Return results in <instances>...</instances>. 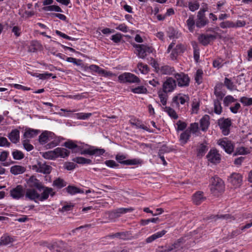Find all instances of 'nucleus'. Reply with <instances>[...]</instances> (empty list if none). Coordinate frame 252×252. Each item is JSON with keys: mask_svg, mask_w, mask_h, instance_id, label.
I'll return each mask as SVG.
<instances>
[{"mask_svg": "<svg viewBox=\"0 0 252 252\" xmlns=\"http://www.w3.org/2000/svg\"><path fill=\"white\" fill-rule=\"evenodd\" d=\"M122 38V34L120 33H117L115 34L112 35L111 39L113 40L115 43H119Z\"/></svg>", "mask_w": 252, "mask_h": 252, "instance_id": "obj_61", "label": "nucleus"}, {"mask_svg": "<svg viewBox=\"0 0 252 252\" xmlns=\"http://www.w3.org/2000/svg\"><path fill=\"white\" fill-rule=\"evenodd\" d=\"M174 77L178 86L180 87H188L190 82V78L188 74L184 72L175 73Z\"/></svg>", "mask_w": 252, "mask_h": 252, "instance_id": "obj_4", "label": "nucleus"}, {"mask_svg": "<svg viewBox=\"0 0 252 252\" xmlns=\"http://www.w3.org/2000/svg\"><path fill=\"white\" fill-rule=\"evenodd\" d=\"M105 151L103 149H99L94 147H90L89 148L85 149L81 152V155H89L91 156L95 155L100 156L102 155Z\"/></svg>", "mask_w": 252, "mask_h": 252, "instance_id": "obj_11", "label": "nucleus"}, {"mask_svg": "<svg viewBox=\"0 0 252 252\" xmlns=\"http://www.w3.org/2000/svg\"><path fill=\"white\" fill-rule=\"evenodd\" d=\"M118 80L120 83H140L139 78L133 74L129 72H125L118 77Z\"/></svg>", "mask_w": 252, "mask_h": 252, "instance_id": "obj_5", "label": "nucleus"}, {"mask_svg": "<svg viewBox=\"0 0 252 252\" xmlns=\"http://www.w3.org/2000/svg\"><path fill=\"white\" fill-rule=\"evenodd\" d=\"M194 19L193 15H190L186 22L188 29L191 32H192L194 29L195 21Z\"/></svg>", "mask_w": 252, "mask_h": 252, "instance_id": "obj_34", "label": "nucleus"}, {"mask_svg": "<svg viewBox=\"0 0 252 252\" xmlns=\"http://www.w3.org/2000/svg\"><path fill=\"white\" fill-rule=\"evenodd\" d=\"M218 125L224 135H227L230 132V127L231 125L230 119L221 118L219 120Z\"/></svg>", "mask_w": 252, "mask_h": 252, "instance_id": "obj_7", "label": "nucleus"}, {"mask_svg": "<svg viewBox=\"0 0 252 252\" xmlns=\"http://www.w3.org/2000/svg\"><path fill=\"white\" fill-rule=\"evenodd\" d=\"M39 133V130L33 129L29 128L26 129L23 137L24 139L29 140V139L35 137Z\"/></svg>", "mask_w": 252, "mask_h": 252, "instance_id": "obj_22", "label": "nucleus"}, {"mask_svg": "<svg viewBox=\"0 0 252 252\" xmlns=\"http://www.w3.org/2000/svg\"><path fill=\"white\" fill-rule=\"evenodd\" d=\"M32 75L33 76H35L36 77L39 78L40 79H42V80L46 79L51 76H52V77L53 78H55L56 77V76H53V74L50 73H35Z\"/></svg>", "mask_w": 252, "mask_h": 252, "instance_id": "obj_43", "label": "nucleus"}, {"mask_svg": "<svg viewBox=\"0 0 252 252\" xmlns=\"http://www.w3.org/2000/svg\"><path fill=\"white\" fill-rule=\"evenodd\" d=\"M208 150V148L204 144H201L197 149V155L199 157H202Z\"/></svg>", "mask_w": 252, "mask_h": 252, "instance_id": "obj_42", "label": "nucleus"}, {"mask_svg": "<svg viewBox=\"0 0 252 252\" xmlns=\"http://www.w3.org/2000/svg\"><path fill=\"white\" fill-rule=\"evenodd\" d=\"M54 133L48 131H43L39 136V142L44 144L54 138Z\"/></svg>", "mask_w": 252, "mask_h": 252, "instance_id": "obj_18", "label": "nucleus"}, {"mask_svg": "<svg viewBox=\"0 0 252 252\" xmlns=\"http://www.w3.org/2000/svg\"><path fill=\"white\" fill-rule=\"evenodd\" d=\"M98 74L104 77L113 76V73L110 71H107L98 66L96 72Z\"/></svg>", "mask_w": 252, "mask_h": 252, "instance_id": "obj_44", "label": "nucleus"}, {"mask_svg": "<svg viewBox=\"0 0 252 252\" xmlns=\"http://www.w3.org/2000/svg\"><path fill=\"white\" fill-rule=\"evenodd\" d=\"M224 63V61L221 58H218L213 61V65L214 67L219 69L221 67Z\"/></svg>", "mask_w": 252, "mask_h": 252, "instance_id": "obj_52", "label": "nucleus"}, {"mask_svg": "<svg viewBox=\"0 0 252 252\" xmlns=\"http://www.w3.org/2000/svg\"><path fill=\"white\" fill-rule=\"evenodd\" d=\"M189 7L190 10L191 11H194L199 8V4L198 2L196 1L193 2H189Z\"/></svg>", "mask_w": 252, "mask_h": 252, "instance_id": "obj_62", "label": "nucleus"}, {"mask_svg": "<svg viewBox=\"0 0 252 252\" xmlns=\"http://www.w3.org/2000/svg\"><path fill=\"white\" fill-rule=\"evenodd\" d=\"M167 93L159 92L158 93V97L160 98L161 103L163 105H165L167 102Z\"/></svg>", "mask_w": 252, "mask_h": 252, "instance_id": "obj_53", "label": "nucleus"}, {"mask_svg": "<svg viewBox=\"0 0 252 252\" xmlns=\"http://www.w3.org/2000/svg\"><path fill=\"white\" fill-rule=\"evenodd\" d=\"M32 169L37 172L49 174L51 171L52 167L45 163L39 162L37 165H33Z\"/></svg>", "mask_w": 252, "mask_h": 252, "instance_id": "obj_13", "label": "nucleus"}, {"mask_svg": "<svg viewBox=\"0 0 252 252\" xmlns=\"http://www.w3.org/2000/svg\"><path fill=\"white\" fill-rule=\"evenodd\" d=\"M175 69L174 67L168 65H163L160 66V68H158L157 73L163 75H171L175 74Z\"/></svg>", "mask_w": 252, "mask_h": 252, "instance_id": "obj_15", "label": "nucleus"}, {"mask_svg": "<svg viewBox=\"0 0 252 252\" xmlns=\"http://www.w3.org/2000/svg\"><path fill=\"white\" fill-rule=\"evenodd\" d=\"M136 49L137 56L141 59H144L149 54L153 53L155 49L153 47L146 44H133Z\"/></svg>", "mask_w": 252, "mask_h": 252, "instance_id": "obj_3", "label": "nucleus"}, {"mask_svg": "<svg viewBox=\"0 0 252 252\" xmlns=\"http://www.w3.org/2000/svg\"><path fill=\"white\" fill-rule=\"evenodd\" d=\"M45 10L47 11L62 12V9L59 6L55 5L46 6L45 7Z\"/></svg>", "mask_w": 252, "mask_h": 252, "instance_id": "obj_55", "label": "nucleus"}, {"mask_svg": "<svg viewBox=\"0 0 252 252\" xmlns=\"http://www.w3.org/2000/svg\"><path fill=\"white\" fill-rule=\"evenodd\" d=\"M23 145L24 148L28 151H30L33 149V146L30 143L29 140H24Z\"/></svg>", "mask_w": 252, "mask_h": 252, "instance_id": "obj_59", "label": "nucleus"}, {"mask_svg": "<svg viewBox=\"0 0 252 252\" xmlns=\"http://www.w3.org/2000/svg\"><path fill=\"white\" fill-rule=\"evenodd\" d=\"M189 97L186 95H178L174 96L173 98V102L176 103L177 104H184L186 102L189 101Z\"/></svg>", "mask_w": 252, "mask_h": 252, "instance_id": "obj_29", "label": "nucleus"}, {"mask_svg": "<svg viewBox=\"0 0 252 252\" xmlns=\"http://www.w3.org/2000/svg\"><path fill=\"white\" fill-rule=\"evenodd\" d=\"M0 244L3 245H7L14 241L13 238L10 236L4 234L0 238Z\"/></svg>", "mask_w": 252, "mask_h": 252, "instance_id": "obj_32", "label": "nucleus"}, {"mask_svg": "<svg viewBox=\"0 0 252 252\" xmlns=\"http://www.w3.org/2000/svg\"><path fill=\"white\" fill-rule=\"evenodd\" d=\"M104 163L110 168H115L118 166V164L113 160H106Z\"/></svg>", "mask_w": 252, "mask_h": 252, "instance_id": "obj_63", "label": "nucleus"}, {"mask_svg": "<svg viewBox=\"0 0 252 252\" xmlns=\"http://www.w3.org/2000/svg\"><path fill=\"white\" fill-rule=\"evenodd\" d=\"M131 90L134 94H146L147 92V89L143 86L132 88Z\"/></svg>", "mask_w": 252, "mask_h": 252, "instance_id": "obj_45", "label": "nucleus"}, {"mask_svg": "<svg viewBox=\"0 0 252 252\" xmlns=\"http://www.w3.org/2000/svg\"><path fill=\"white\" fill-rule=\"evenodd\" d=\"M163 109L164 111L166 112L171 118L174 119H177L178 118V115L177 114L175 111L172 108L169 107H165Z\"/></svg>", "mask_w": 252, "mask_h": 252, "instance_id": "obj_41", "label": "nucleus"}, {"mask_svg": "<svg viewBox=\"0 0 252 252\" xmlns=\"http://www.w3.org/2000/svg\"><path fill=\"white\" fill-rule=\"evenodd\" d=\"M204 12L205 10H200L197 13L196 26L199 28L204 27L208 23V20L205 17Z\"/></svg>", "mask_w": 252, "mask_h": 252, "instance_id": "obj_14", "label": "nucleus"}, {"mask_svg": "<svg viewBox=\"0 0 252 252\" xmlns=\"http://www.w3.org/2000/svg\"><path fill=\"white\" fill-rule=\"evenodd\" d=\"M65 189L66 191L71 195H74L76 193L84 192L83 190H81L79 188L73 186H68L65 188Z\"/></svg>", "mask_w": 252, "mask_h": 252, "instance_id": "obj_33", "label": "nucleus"}, {"mask_svg": "<svg viewBox=\"0 0 252 252\" xmlns=\"http://www.w3.org/2000/svg\"><path fill=\"white\" fill-rule=\"evenodd\" d=\"M56 158H65L67 157L70 154L69 151L65 148H57L55 149Z\"/></svg>", "mask_w": 252, "mask_h": 252, "instance_id": "obj_27", "label": "nucleus"}, {"mask_svg": "<svg viewBox=\"0 0 252 252\" xmlns=\"http://www.w3.org/2000/svg\"><path fill=\"white\" fill-rule=\"evenodd\" d=\"M240 102L245 106L252 105V98L242 97L240 99Z\"/></svg>", "mask_w": 252, "mask_h": 252, "instance_id": "obj_58", "label": "nucleus"}, {"mask_svg": "<svg viewBox=\"0 0 252 252\" xmlns=\"http://www.w3.org/2000/svg\"><path fill=\"white\" fill-rule=\"evenodd\" d=\"M210 190L214 195H219L224 190V184L223 181L218 177L212 178Z\"/></svg>", "mask_w": 252, "mask_h": 252, "instance_id": "obj_2", "label": "nucleus"}, {"mask_svg": "<svg viewBox=\"0 0 252 252\" xmlns=\"http://www.w3.org/2000/svg\"><path fill=\"white\" fill-rule=\"evenodd\" d=\"M42 156L44 158L48 159H53L57 158L55 149L52 151L43 153Z\"/></svg>", "mask_w": 252, "mask_h": 252, "instance_id": "obj_39", "label": "nucleus"}, {"mask_svg": "<svg viewBox=\"0 0 252 252\" xmlns=\"http://www.w3.org/2000/svg\"><path fill=\"white\" fill-rule=\"evenodd\" d=\"M25 170V167L20 165H14L10 168L11 173L14 175L22 174Z\"/></svg>", "mask_w": 252, "mask_h": 252, "instance_id": "obj_30", "label": "nucleus"}, {"mask_svg": "<svg viewBox=\"0 0 252 252\" xmlns=\"http://www.w3.org/2000/svg\"><path fill=\"white\" fill-rule=\"evenodd\" d=\"M133 209L130 208H120L116 209L111 212L110 216L113 218L120 217L122 214H126L128 212H131L133 211Z\"/></svg>", "mask_w": 252, "mask_h": 252, "instance_id": "obj_20", "label": "nucleus"}, {"mask_svg": "<svg viewBox=\"0 0 252 252\" xmlns=\"http://www.w3.org/2000/svg\"><path fill=\"white\" fill-rule=\"evenodd\" d=\"M137 67L139 71L143 74H146L149 71V68L148 66L142 63H138L137 65Z\"/></svg>", "mask_w": 252, "mask_h": 252, "instance_id": "obj_35", "label": "nucleus"}, {"mask_svg": "<svg viewBox=\"0 0 252 252\" xmlns=\"http://www.w3.org/2000/svg\"><path fill=\"white\" fill-rule=\"evenodd\" d=\"M190 130L192 133L196 134L199 131V126L197 123L191 124L190 125Z\"/></svg>", "mask_w": 252, "mask_h": 252, "instance_id": "obj_60", "label": "nucleus"}, {"mask_svg": "<svg viewBox=\"0 0 252 252\" xmlns=\"http://www.w3.org/2000/svg\"><path fill=\"white\" fill-rule=\"evenodd\" d=\"M220 27L222 29L234 28V23L230 21H225L220 24Z\"/></svg>", "mask_w": 252, "mask_h": 252, "instance_id": "obj_48", "label": "nucleus"}, {"mask_svg": "<svg viewBox=\"0 0 252 252\" xmlns=\"http://www.w3.org/2000/svg\"><path fill=\"white\" fill-rule=\"evenodd\" d=\"M51 141V142L47 144V148H53L58 145L60 142L59 138L55 137V136H54V138Z\"/></svg>", "mask_w": 252, "mask_h": 252, "instance_id": "obj_46", "label": "nucleus"}, {"mask_svg": "<svg viewBox=\"0 0 252 252\" xmlns=\"http://www.w3.org/2000/svg\"><path fill=\"white\" fill-rule=\"evenodd\" d=\"M210 117L207 115H204L200 120V126L203 131H206L210 125Z\"/></svg>", "mask_w": 252, "mask_h": 252, "instance_id": "obj_25", "label": "nucleus"}, {"mask_svg": "<svg viewBox=\"0 0 252 252\" xmlns=\"http://www.w3.org/2000/svg\"><path fill=\"white\" fill-rule=\"evenodd\" d=\"M229 182L234 186L239 187L241 186L242 181V176L238 173H233L228 178Z\"/></svg>", "mask_w": 252, "mask_h": 252, "instance_id": "obj_16", "label": "nucleus"}, {"mask_svg": "<svg viewBox=\"0 0 252 252\" xmlns=\"http://www.w3.org/2000/svg\"><path fill=\"white\" fill-rule=\"evenodd\" d=\"M27 184L29 187L33 189L36 188L39 190L41 189L44 190L45 188H48V187L44 186L42 182L34 176H31L27 180Z\"/></svg>", "mask_w": 252, "mask_h": 252, "instance_id": "obj_8", "label": "nucleus"}, {"mask_svg": "<svg viewBox=\"0 0 252 252\" xmlns=\"http://www.w3.org/2000/svg\"><path fill=\"white\" fill-rule=\"evenodd\" d=\"M124 165H137L141 163V160L137 158L127 159L125 160Z\"/></svg>", "mask_w": 252, "mask_h": 252, "instance_id": "obj_57", "label": "nucleus"}, {"mask_svg": "<svg viewBox=\"0 0 252 252\" xmlns=\"http://www.w3.org/2000/svg\"><path fill=\"white\" fill-rule=\"evenodd\" d=\"M224 85L230 90H233L235 89V86L233 82L227 78H225Z\"/></svg>", "mask_w": 252, "mask_h": 252, "instance_id": "obj_56", "label": "nucleus"}, {"mask_svg": "<svg viewBox=\"0 0 252 252\" xmlns=\"http://www.w3.org/2000/svg\"><path fill=\"white\" fill-rule=\"evenodd\" d=\"M236 99L231 95H228L225 96L223 99V104L225 106H227L230 104L234 102Z\"/></svg>", "mask_w": 252, "mask_h": 252, "instance_id": "obj_54", "label": "nucleus"}, {"mask_svg": "<svg viewBox=\"0 0 252 252\" xmlns=\"http://www.w3.org/2000/svg\"><path fill=\"white\" fill-rule=\"evenodd\" d=\"M73 160L78 164H90L92 163V160L91 159L83 157H76L74 158Z\"/></svg>", "mask_w": 252, "mask_h": 252, "instance_id": "obj_37", "label": "nucleus"}, {"mask_svg": "<svg viewBox=\"0 0 252 252\" xmlns=\"http://www.w3.org/2000/svg\"><path fill=\"white\" fill-rule=\"evenodd\" d=\"M214 111L218 115H220L222 112V107L220 100L218 99L214 100Z\"/></svg>", "mask_w": 252, "mask_h": 252, "instance_id": "obj_38", "label": "nucleus"}, {"mask_svg": "<svg viewBox=\"0 0 252 252\" xmlns=\"http://www.w3.org/2000/svg\"><path fill=\"white\" fill-rule=\"evenodd\" d=\"M216 38V36L212 34H202L198 36V40L203 45L206 46L210 43L211 40Z\"/></svg>", "mask_w": 252, "mask_h": 252, "instance_id": "obj_19", "label": "nucleus"}, {"mask_svg": "<svg viewBox=\"0 0 252 252\" xmlns=\"http://www.w3.org/2000/svg\"><path fill=\"white\" fill-rule=\"evenodd\" d=\"M176 87V80L171 77H167L162 84V90L164 93L172 92Z\"/></svg>", "mask_w": 252, "mask_h": 252, "instance_id": "obj_6", "label": "nucleus"}, {"mask_svg": "<svg viewBox=\"0 0 252 252\" xmlns=\"http://www.w3.org/2000/svg\"><path fill=\"white\" fill-rule=\"evenodd\" d=\"M223 85L222 83H218L215 88L214 94L218 99L221 100L225 95L224 92L222 91Z\"/></svg>", "mask_w": 252, "mask_h": 252, "instance_id": "obj_23", "label": "nucleus"}, {"mask_svg": "<svg viewBox=\"0 0 252 252\" xmlns=\"http://www.w3.org/2000/svg\"><path fill=\"white\" fill-rule=\"evenodd\" d=\"M63 146L67 148L72 150L74 153H80L81 154V152L83 151L82 150L83 148L81 146H78L71 140L65 142Z\"/></svg>", "mask_w": 252, "mask_h": 252, "instance_id": "obj_21", "label": "nucleus"}, {"mask_svg": "<svg viewBox=\"0 0 252 252\" xmlns=\"http://www.w3.org/2000/svg\"><path fill=\"white\" fill-rule=\"evenodd\" d=\"M66 185V183L61 178H58L55 180L53 183V186L58 189H61Z\"/></svg>", "mask_w": 252, "mask_h": 252, "instance_id": "obj_36", "label": "nucleus"}, {"mask_svg": "<svg viewBox=\"0 0 252 252\" xmlns=\"http://www.w3.org/2000/svg\"><path fill=\"white\" fill-rule=\"evenodd\" d=\"M186 50V46L185 45L182 44H177L171 51L170 55V59L172 60H176L178 55L183 53Z\"/></svg>", "mask_w": 252, "mask_h": 252, "instance_id": "obj_12", "label": "nucleus"}, {"mask_svg": "<svg viewBox=\"0 0 252 252\" xmlns=\"http://www.w3.org/2000/svg\"><path fill=\"white\" fill-rule=\"evenodd\" d=\"M250 151L248 148L244 147H240L236 148L234 155H247L250 153Z\"/></svg>", "mask_w": 252, "mask_h": 252, "instance_id": "obj_40", "label": "nucleus"}, {"mask_svg": "<svg viewBox=\"0 0 252 252\" xmlns=\"http://www.w3.org/2000/svg\"><path fill=\"white\" fill-rule=\"evenodd\" d=\"M191 44L193 48L194 59L196 63H198L199 62L200 57L199 49L198 47L197 44L196 42H192Z\"/></svg>", "mask_w": 252, "mask_h": 252, "instance_id": "obj_31", "label": "nucleus"}, {"mask_svg": "<svg viewBox=\"0 0 252 252\" xmlns=\"http://www.w3.org/2000/svg\"><path fill=\"white\" fill-rule=\"evenodd\" d=\"M217 143L228 154L232 153L234 150L233 143L228 140L227 138L220 139L218 141Z\"/></svg>", "mask_w": 252, "mask_h": 252, "instance_id": "obj_9", "label": "nucleus"}, {"mask_svg": "<svg viewBox=\"0 0 252 252\" xmlns=\"http://www.w3.org/2000/svg\"><path fill=\"white\" fill-rule=\"evenodd\" d=\"M207 158L210 162L213 163H218L220 161V156L216 150H211L207 155Z\"/></svg>", "mask_w": 252, "mask_h": 252, "instance_id": "obj_17", "label": "nucleus"}, {"mask_svg": "<svg viewBox=\"0 0 252 252\" xmlns=\"http://www.w3.org/2000/svg\"><path fill=\"white\" fill-rule=\"evenodd\" d=\"M55 194V192L51 188H45V190H43L41 194L38 193L35 189L29 188L25 190V196L26 199L38 202L47 200L49 195L53 196Z\"/></svg>", "mask_w": 252, "mask_h": 252, "instance_id": "obj_1", "label": "nucleus"}, {"mask_svg": "<svg viewBox=\"0 0 252 252\" xmlns=\"http://www.w3.org/2000/svg\"><path fill=\"white\" fill-rule=\"evenodd\" d=\"M190 137L189 132L185 131L180 135V140L183 144H185L187 142Z\"/></svg>", "mask_w": 252, "mask_h": 252, "instance_id": "obj_47", "label": "nucleus"}, {"mask_svg": "<svg viewBox=\"0 0 252 252\" xmlns=\"http://www.w3.org/2000/svg\"><path fill=\"white\" fill-rule=\"evenodd\" d=\"M8 137L12 143H18L20 140V131L17 129H13L8 134Z\"/></svg>", "mask_w": 252, "mask_h": 252, "instance_id": "obj_24", "label": "nucleus"}, {"mask_svg": "<svg viewBox=\"0 0 252 252\" xmlns=\"http://www.w3.org/2000/svg\"><path fill=\"white\" fill-rule=\"evenodd\" d=\"M25 189L22 186L18 185L10 191V196L15 199H19L25 196Z\"/></svg>", "mask_w": 252, "mask_h": 252, "instance_id": "obj_10", "label": "nucleus"}, {"mask_svg": "<svg viewBox=\"0 0 252 252\" xmlns=\"http://www.w3.org/2000/svg\"><path fill=\"white\" fill-rule=\"evenodd\" d=\"M75 115L76 118L78 119L86 120L88 119L90 117H91L92 115V114L91 113H76Z\"/></svg>", "mask_w": 252, "mask_h": 252, "instance_id": "obj_49", "label": "nucleus"}, {"mask_svg": "<svg viewBox=\"0 0 252 252\" xmlns=\"http://www.w3.org/2000/svg\"><path fill=\"white\" fill-rule=\"evenodd\" d=\"M203 71L201 69H198L196 71L195 75V82L198 84H200L202 82Z\"/></svg>", "mask_w": 252, "mask_h": 252, "instance_id": "obj_51", "label": "nucleus"}, {"mask_svg": "<svg viewBox=\"0 0 252 252\" xmlns=\"http://www.w3.org/2000/svg\"><path fill=\"white\" fill-rule=\"evenodd\" d=\"M12 154L13 158L16 160H20L24 157L23 153L21 151L17 150L13 151Z\"/></svg>", "mask_w": 252, "mask_h": 252, "instance_id": "obj_50", "label": "nucleus"}, {"mask_svg": "<svg viewBox=\"0 0 252 252\" xmlns=\"http://www.w3.org/2000/svg\"><path fill=\"white\" fill-rule=\"evenodd\" d=\"M10 143L3 137H0V147H9Z\"/></svg>", "mask_w": 252, "mask_h": 252, "instance_id": "obj_64", "label": "nucleus"}, {"mask_svg": "<svg viewBox=\"0 0 252 252\" xmlns=\"http://www.w3.org/2000/svg\"><path fill=\"white\" fill-rule=\"evenodd\" d=\"M203 194V193L202 192L198 191L193 195L192 200L196 205L200 204L205 200L206 198L204 196Z\"/></svg>", "mask_w": 252, "mask_h": 252, "instance_id": "obj_28", "label": "nucleus"}, {"mask_svg": "<svg viewBox=\"0 0 252 252\" xmlns=\"http://www.w3.org/2000/svg\"><path fill=\"white\" fill-rule=\"evenodd\" d=\"M167 231L165 230H162L161 231L157 232L151 236H149L146 239V242L147 243H150L156 240L158 238H160L162 237L163 235H164Z\"/></svg>", "mask_w": 252, "mask_h": 252, "instance_id": "obj_26", "label": "nucleus"}]
</instances>
